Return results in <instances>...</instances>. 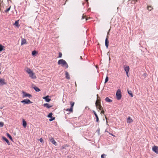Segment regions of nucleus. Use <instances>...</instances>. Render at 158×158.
<instances>
[{
    "instance_id": "nucleus-4",
    "label": "nucleus",
    "mask_w": 158,
    "mask_h": 158,
    "mask_svg": "<svg viewBox=\"0 0 158 158\" xmlns=\"http://www.w3.org/2000/svg\"><path fill=\"white\" fill-rule=\"evenodd\" d=\"M22 94H23L22 97L23 98L28 97L29 98H30L32 97V95L31 94H30L28 93H27L26 92L24 91H22Z\"/></svg>"
},
{
    "instance_id": "nucleus-5",
    "label": "nucleus",
    "mask_w": 158,
    "mask_h": 158,
    "mask_svg": "<svg viewBox=\"0 0 158 158\" xmlns=\"http://www.w3.org/2000/svg\"><path fill=\"white\" fill-rule=\"evenodd\" d=\"M21 102V103H23L24 104H28L32 103V102L29 99H24Z\"/></svg>"
},
{
    "instance_id": "nucleus-8",
    "label": "nucleus",
    "mask_w": 158,
    "mask_h": 158,
    "mask_svg": "<svg viewBox=\"0 0 158 158\" xmlns=\"http://www.w3.org/2000/svg\"><path fill=\"white\" fill-rule=\"evenodd\" d=\"M6 82L5 81V80L2 78H0V86L6 85Z\"/></svg>"
},
{
    "instance_id": "nucleus-25",
    "label": "nucleus",
    "mask_w": 158,
    "mask_h": 158,
    "mask_svg": "<svg viewBox=\"0 0 158 158\" xmlns=\"http://www.w3.org/2000/svg\"><path fill=\"white\" fill-rule=\"evenodd\" d=\"M37 53V52L35 51V50H34L32 52V56H34L35 55L36 53Z\"/></svg>"
},
{
    "instance_id": "nucleus-12",
    "label": "nucleus",
    "mask_w": 158,
    "mask_h": 158,
    "mask_svg": "<svg viewBox=\"0 0 158 158\" xmlns=\"http://www.w3.org/2000/svg\"><path fill=\"white\" fill-rule=\"evenodd\" d=\"M2 138L6 142L8 145H10V143L9 142L8 140L5 137L3 136L2 137Z\"/></svg>"
},
{
    "instance_id": "nucleus-43",
    "label": "nucleus",
    "mask_w": 158,
    "mask_h": 158,
    "mask_svg": "<svg viewBox=\"0 0 158 158\" xmlns=\"http://www.w3.org/2000/svg\"><path fill=\"white\" fill-rule=\"evenodd\" d=\"M80 58H81V59H82V57H81V56H80Z\"/></svg>"
},
{
    "instance_id": "nucleus-37",
    "label": "nucleus",
    "mask_w": 158,
    "mask_h": 158,
    "mask_svg": "<svg viewBox=\"0 0 158 158\" xmlns=\"http://www.w3.org/2000/svg\"><path fill=\"white\" fill-rule=\"evenodd\" d=\"M39 140L41 143H42L44 141V140H43V139L42 138H41Z\"/></svg>"
},
{
    "instance_id": "nucleus-13",
    "label": "nucleus",
    "mask_w": 158,
    "mask_h": 158,
    "mask_svg": "<svg viewBox=\"0 0 158 158\" xmlns=\"http://www.w3.org/2000/svg\"><path fill=\"white\" fill-rule=\"evenodd\" d=\"M109 43V41L108 40V38H106L105 40V44L107 48H108Z\"/></svg>"
},
{
    "instance_id": "nucleus-44",
    "label": "nucleus",
    "mask_w": 158,
    "mask_h": 158,
    "mask_svg": "<svg viewBox=\"0 0 158 158\" xmlns=\"http://www.w3.org/2000/svg\"><path fill=\"white\" fill-rule=\"evenodd\" d=\"M1 72L0 71V74H1Z\"/></svg>"
},
{
    "instance_id": "nucleus-28",
    "label": "nucleus",
    "mask_w": 158,
    "mask_h": 158,
    "mask_svg": "<svg viewBox=\"0 0 158 158\" xmlns=\"http://www.w3.org/2000/svg\"><path fill=\"white\" fill-rule=\"evenodd\" d=\"M4 125V123L2 122H0V127H3Z\"/></svg>"
},
{
    "instance_id": "nucleus-40",
    "label": "nucleus",
    "mask_w": 158,
    "mask_h": 158,
    "mask_svg": "<svg viewBox=\"0 0 158 158\" xmlns=\"http://www.w3.org/2000/svg\"><path fill=\"white\" fill-rule=\"evenodd\" d=\"M84 18V15H83L82 16V19H83Z\"/></svg>"
},
{
    "instance_id": "nucleus-14",
    "label": "nucleus",
    "mask_w": 158,
    "mask_h": 158,
    "mask_svg": "<svg viewBox=\"0 0 158 158\" xmlns=\"http://www.w3.org/2000/svg\"><path fill=\"white\" fill-rule=\"evenodd\" d=\"M44 106L48 108H49L52 106V105H50L49 104L46 103L44 104Z\"/></svg>"
},
{
    "instance_id": "nucleus-41",
    "label": "nucleus",
    "mask_w": 158,
    "mask_h": 158,
    "mask_svg": "<svg viewBox=\"0 0 158 158\" xmlns=\"http://www.w3.org/2000/svg\"><path fill=\"white\" fill-rule=\"evenodd\" d=\"M127 75L128 77H129V76L128 75V73L127 74Z\"/></svg>"
},
{
    "instance_id": "nucleus-38",
    "label": "nucleus",
    "mask_w": 158,
    "mask_h": 158,
    "mask_svg": "<svg viewBox=\"0 0 158 158\" xmlns=\"http://www.w3.org/2000/svg\"><path fill=\"white\" fill-rule=\"evenodd\" d=\"M93 112L94 113V115H95V114H96V112L94 110H93Z\"/></svg>"
},
{
    "instance_id": "nucleus-2",
    "label": "nucleus",
    "mask_w": 158,
    "mask_h": 158,
    "mask_svg": "<svg viewBox=\"0 0 158 158\" xmlns=\"http://www.w3.org/2000/svg\"><path fill=\"white\" fill-rule=\"evenodd\" d=\"M59 65H61L62 66H65L66 68H68V65L66 61L63 59H60L58 62Z\"/></svg>"
},
{
    "instance_id": "nucleus-32",
    "label": "nucleus",
    "mask_w": 158,
    "mask_h": 158,
    "mask_svg": "<svg viewBox=\"0 0 158 158\" xmlns=\"http://www.w3.org/2000/svg\"><path fill=\"white\" fill-rule=\"evenodd\" d=\"M51 118L49 119L50 121H52L55 119V117H52L51 118Z\"/></svg>"
},
{
    "instance_id": "nucleus-27",
    "label": "nucleus",
    "mask_w": 158,
    "mask_h": 158,
    "mask_svg": "<svg viewBox=\"0 0 158 158\" xmlns=\"http://www.w3.org/2000/svg\"><path fill=\"white\" fill-rule=\"evenodd\" d=\"M96 118V121L97 122H98V121H99V118H98V116L97 115V114H95V115Z\"/></svg>"
},
{
    "instance_id": "nucleus-42",
    "label": "nucleus",
    "mask_w": 158,
    "mask_h": 158,
    "mask_svg": "<svg viewBox=\"0 0 158 158\" xmlns=\"http://www.w3.org/2000/svg\"><path fill=\"white\" fill-rule=\"evenodd\" d=\"M2 108H3V107H0V109H2Z\"/></svg>"
},
{
    "instance_id": "nucleus-31",
    "label": "nucleus",
    "mask_w": 158,
    "mask_h": 158,
    "mask_svg": "<svg viewBox=\"0 0 158 158\" xmlns=\"http://www.w3.org/2000/svg\"><path fill=\"white\" fill-rule=\"evenodd\" d=\"M3 46L0 44V52L2 51L3 50Z\"/></svg>"
},
{
    "instance_id": "nucleus-16",
    "label": "nucleus",
    "mask_w": 158,
    "mask_h": 158,
    "mask_svg": "<svg viewBox=\"0 0 158 158\" xmlns=\"http://www.w3.org/2000/svg\"><path fill=\"white\" fill-rule=\"evenodd\" d=\"M26 40L25 39L22 38L21 40V45H23L26 44Z\"/></svg>"
},
{
    "instance_id": "nucleus-20",
    "label": "nucleus",
    "mask_w": 158,
    "mask_h": 158,
    "mask_svg": "<svg viewBox=\"0 0 158 158\" xmlns=\"http://www.w3.org/2000/svg\"><path fill=\"white\" fill-rule=\"evenodd\" d=\"M70 104L71 105V106L70 107V108H71V110H72V109H73V106L74 105V102H70Z\"/></svg>"
},
{
    "instance_id": "nucleus-19",
    "label": "nucleus",
    "mask_w": 158,
    "mask_h": 158,
    "mask_svg": "<svg viewBox=\"0 0 158 158\" xmlns=\"http://www.w3.org/2000/svg\"><path fill=\"white\" fill-rule=\"evenodd\" d=\"M23 125L24 127H27V123L24 120H23Z\"/></svg>"
},
{
    "instance_id": "nucleus-7",
    "label": "nucleus",
    "mask_w": 158,
    "mask_h": 158,
    "mask_svg": "<svg viewBox=\"0 0 158 158\" xmlns=\"http://www.w3.org/2000/svg\"><path fill=\"white\" fill-rule=\"evenodd\" d=\"M123 68L124 70L126 72V74H127L129 72V67L128 66L124 65Z\"/></svg>"
},
{
    "instance_id": "nucleus-18",
    "label": "nucleus",
    "mask_w": 158,
    "mask_h": 158,
    "mask_svg": "<svg viewBox=\"0 0 158 158\" xmlns=\"http://www.w3.org/2000/svg\"><path fill=\"white\" fill-rule=\"evenodd\" d=\"M105 100L106 102H111L112 101V100L110 99L108 97L106 98Z\"/></svg>"
},
{
    "instance_id": "nucleus-21",
    "label": "nucleus",
    "mask_w": 158,
    "mask_h": 158,
    "mask_svg": "<svg viewBox=\"0 0 158 158\" xmlns=\"http://www.w3.org/2000/svg\"><path fill=\"white\" fill-rule=\"evenodd\" d=\"M33 88L36 92H39L40 91V90L38 87L36 86L34 87Z\"/></svg>"
},
{
    "instance_id": "nucleus-46",
    "label": "nucleus",
    "mask_w": 158,
    "mask_h": 158,
    "mask_svg": "<svg viewBox=\"0 0 158 158\" xmlns=\"http://www.w3.org/2000/svg\"><path fill=\"white\" fill-rule=\"evenodd\" d=\"M86 20H87V19H86Z\"/></svg>"
},
{
    "instance_id": "nucleus-24",
    "label": "nucleus",
    "mask_w": 158,
    "mask_h": 158,
    "mask_svg": "<svg viewBox=\"0 0 158 158\" xmlns=\"http://www.w3.org/2000/svg\"><path fill=\"white\" fill-rule=\"evenodd\" d=\"M6 135L7 136V137H8L9 139L12 141V137H11V135L8 133H6Z\"/></svg>"
},
{
    "instance_id": "nucleus-29",
    "label": "nucleus",
    "mask_w": 158,
    "mask_h": 158,
    "mask_svg": "<svg viewBox=\"0 0 158 158\" xmlns=\"http://www.w3.org/2000/svg\"><path fill=\"white\" fill-rule=\"evenodd\" d=\"M108 81V77L107 76H106V77L105 81V83H106Z\"/></svg>"
},
{
    "instance_id": "nucleus-39",
    "label": "nucleus",
    "mask_w": 158,
    "mask_h": 158,
    "mask_svg": "<svg viewBox=\"0 0 158 158\" xmlns=\"http://www.w3.org/2000/svg\"><path fill=\"white\" fill-rule=\"evenodd\" d=\"M101 113L104 114V111L103 110H102L101 112Z\"/></svg>"
},
{
    "instance_id": "nucleus-23",
    "label": "nucleus",
    "mask_w": 158,
    "mask_h": 158,
    "mask_svg": "<svg viewBox=\"0 0 158 158\" xmlns=\"http://www.w3.org/2000/svg\"><path fill=\"white\" fill-rule=\"evenodd\" d=\"M18 21H15V23L14 24V25L15 26H17V27H19V25H18V24H19V22H18Z\"/></svg>"
},
{
    "instance_id": "nucleus-34",
    "label": "nucleus",
    "mask_w": 158,
    "mask_h": 158,
    "mask_svg": "<svg viewBox=\"0 0 158 158\" xmlns=\"http://www.w3.org/2000/svg\"><path fill=\"white\" fill-rule=\"evenodd\" d=\"M62 53L61 52H60L59 53V54L58 57L61 58V57H62Z\"/></svg>"
},
{
    "instance_id": "nucleus-22",
    "label": "nucleus",
    "mask_w": 158,
    "mask_h": 158,
    "mask_svg": "<svg viewBox=\"0 0 158 158\" xmlns=\"http://www.w3.org/2000/svg\"><path fill=\"white\" fill-rule=\"evenodd\" d=\"M127 92L128 94L130 95L131 97H133V94L132 93V92L131 91H130L128 90H127Z\"/></svg>"
},
{
    "instance_id": "nucleus-1",
    "label": "nucleus",
    "mask_w": 158,
    "mask_h": 158,
    "mask_svg": "<svg viewBox=\"0 0 158 158\" xmlns=\"http://www.w3.org/2000/svg\"><path fill=\"white\" fill-rule=\"evenodd\" d=\"M27 73L29 75V77L31 79H35L36 78V77L35 74L30 69L27 68L25 69Z\"/></svg>"
},
{
    "instance_id": "nucleus-35",
    "label": "nucleus",
    "mask_w": 158,
    "mask_h": 158,
    "mask_svg": "<svg viewBox=\"0 0 158 158\" xmlns=\"http://www.w3.org/2000/svg\"><path fill=\"white\" fill-rule=\"evenodd\" d=\"M152 7L151 6H148V9L149 10L151 11L152 10Z\"/></svg>"
},
{
    "instance_id": "nucleus-36",
    "label": "nucleus",
    "mask_w": 158,
    "mask_h": 158,
    "mask_svg": "<svg viewBox=\"0 0 158 158\" xmlns=\"http://www.w3.org/2000/svg\"><path fill=\"white\" fill-rule=\"evenodd\" d=\"M106 155H105L104 154H102L101 156V158H104V156H106Z\"/></svg>"
},
{
    "instance_id": "nucleus-3",
    "label": "nucleus",
    "mask_w": 158,
    "mask_h": 158,
    "mask_svg": "<svg viewBox=\"0 0 158 158\" xmlns=\"http://www.w3.org/2000/svg\"><path fill=\"white\" fill-rule=\"evenodd\" d=\"M116 95L117 100H119L121 99L122 95L121 91L120 89H118L117 90Z\"/></svg>"
},
{
    "instance_id": "nucleus-6",
    "label": "nucleus",
    "mask_w": 158,
    "mask_h": 158,
    "mask_svg": "<svg viewBox=\"0 0 158 158\" xmlns=\"http://www.w3.org/2000/svg\"><path fill=\"white\" fill-rule=\"evenodd\" d=\"M152 151L158 154V147L154 146L152 148Z\"/></svg>"
},
{
    "instance_id": "nucleus-26",
    "label": "nucleus",
    "mask_w": 158,
    "mask_h": 158,
    "mask_svg": "<svg viewBox=\"0 0 158 158\" xmlns=\"http://www.w3.org/2000/svg\"><path fill=\"white\" fill-rule=\"evenodd\" d=\"M52 113H50L48 115V117L49 118L52 117Z\"/></svg>"
},
{
    "instance_id": "nucleus-47",
    "label": "nucleus",
    "mask_w": 158,
    "mask_h": 158,
    "mask_svg": "<svg viewBox=\"0 0 158 158\" xmlns=\"http://www.w3.org/2000/svg\"><path fill=\"white\" fill-rule=\"evenodd\" d=\"M86 1L87 2L88 1V0H86Z\"/></svg>"
},
{
    "instance_id": "nucleus-33",
    "label": "nucleus",
    "mask_w": 158,
    "mask_h": 158,
    "mask_svg": "<svg viewBox=\"0 0 158 158\" xmlns=\"http://www.w3.org/2000/svg\"><path fill=\"white\" fill-rule=\"evenodd\" d=\"M10 7H9V8L6 9V10H5V12H7L9 11L10 9Z\"/></svg>"
},
{
    "instance_id": "nucleus-15",
    "label": "nucleus",
    "mask_w": 158,
    "mask_h": 158,
    "mask_svg": "<svg viewBox=\"0 0 158 158\" xmlns=\"http://www.w3.org/2000/svg\"><path fill=\"white\" fill-rule=\"evenodd\" d=\"M50 141L52 144H54L56 146V143L54 140V139L53 138H52L51 139H50Z\"/></svg>"
},
{
    "instance_id": "nucleus-17",
    "label": "nucleus",
    "mask_w": 158,
    "mask_h": 158,
    "mask_svg": "<svg viewBox=\"0 0 158 158\" xmlns=\"http://www.w3.org/2000/svg\"><path fill=\"white\" fill-rule=\"evenodd\" d=\"M65 75L66 78L68 79H70L69 75L68 73L67 72L65 71Z\"/></svg>"
},
{
    "instance_id": "nucleus-11",
    "label": "nucleus",
    "mask_w": 158,
    "mask_h": 158,
    "mask_svg": "<svg viewBox=\"0 0 158 158\" xmlns=\"http://www.w3.org/2000/svg\"><path fill=\"white\" fill-rule=\"evenodd\" d=\"M127 123H132L133 121L130 117H129L127 118Z\"/></svg>"
},
{
    "instance_id": "nucleus-45",
    "label": "nucleus",
    "mask_w": 158,
    "mask_h": 158,
    "mask_svg": "<svg viewBox=\"0 0 158 158\" xmlns=\"http://www.w3.org/2000/svg\"><path fill=\"white\" fill-rule=\"evenodd\" d=\"M111 134V135L114 136V135H112V134Z\"/></svg>"
},
{
    "instance_id": "nucleus-9",
    "label": "nucleus",
    "mask_w": 158,
    "mask_h": 158,
    "mask_svg": "<svg viewBox=\"0 0 158 158\" xmlns=\"http://www.w3.org/2000/svg\"><path fill=\"white\" fill-rule=\"evenodd\" d=\"M49 96L48 95L46 96L45 97H43V99H44L45 101L47 102H49L51 99L50 98H49Z\"/></svg>"
},
{
    "instance_id": "nucleus-30",
    "label": "nucleus",
    "mask_w": 158,
    "mask_h": 158,
    "mask_svg": "<svg viewBox=\"0 0 158 158\" xmlns=\"http://www.w3.org/2000/svg\"><path fill=\"white\" fill-rule=\"evenodd\" d=\"M65 110L67 111H70L71 112H72L73 111V109H72V110H71V108L70 109L68 108Z\"/></svg>"
},
{
    "instance_id": "nucleus-10",
    "label": "nucleus",
    "mask_w": 158,
    "mask_h": 158,
    "mask_svg": "<svg viewBox=\"0 0 158 158\" xmlns=\"http://www.w3.org/2000/svg\"><path fill=\"white\" fill-rule=\"evenodd\" d=\"M98 101H97L95 102L96 106L97 108H98L100 110H102V107L100 105L98 104Z\"/></svg>"
}]
</instances>
